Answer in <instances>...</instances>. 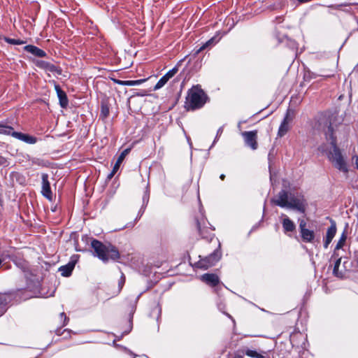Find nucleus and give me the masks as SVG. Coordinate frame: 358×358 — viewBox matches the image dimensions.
Wrapping results in <instances>:
<instances>
[{"mask_svg": "<svg viewBox=\"0 0 358 358\" xmlns=\"http://www.w3.org/2000/svg\"><path fill=\"white\" fill-rule=\"evenodd\" d=\"M271 201L279 207L293 209L301 213H305L307 206L306 200L302 194H295L285 189L280 190Z\"/></svg>", "mask_w": 358, "mask_h": 358, "instance_id": "f257e3e1", "label": "nucleus"}, {"mask_svg": "<svg viewBox=\"0 0 358 358\" xmlns=\"http://www.w3.org/2000/svg\"><path fill=\"white\" fill-rule=\"evenodd\" d=\"M325 136L327 141H330L333 150L330 151L328 157L333 163L334 166L340 171L343 173L348 172V167L345 160L344 159L340 149L336 145V138L334 136V129L331 124L327 127L325 131Z\"/></svg>", "mask_w": 358, "mask_h": 358, "instance_id": "f03ea898", "label": "nucleus"}, {"mask_svg": "<svg viewBox=\"0 0 358 358\" xmlns=\"http://www.w3.org/2000/svg\"><path fill=\"white\" fill-rule=\"evenodd\" d=\"M208 101V96L199 85L188 90L185 103L187 110H195L201 108Z\"/></svg>", "mask_w": 358, "mask_h": 358, "instance_id": "7ed1b4c3", "label": "nucleus"}, {"mask_svg": "<svg viewBox=\"0 0 358 358\" xmlns=\"http://www.w3.org/2000/svg\"><path fill=\"white\" fill-rule=\"evenodd\" d=\"M91 247L94 251V256L97 257L105 263L108 261L109 258L115 261L120 257V252L117 248L110 243L103 244L96 239H92Z\"/></svg>", "mask_w": 358, "mask_h": 358, "instance_id": "20e7f679", "label": "nucleus"}, {"mask_svg": "<svg viewBox=\"0 0 358 358\" xmlns=\"http://www.w3.org/2000/svg\"><path fill=\"white\" fill-rule=\"evenodd\" d=\"M221 257L222 253L220 250L216 249L208 257L196 262V266L202 269H208L209 267L215 265V264L221 259Z\"/></svg>", "mask_w": 358, "mask_h": 358, "instance_id": "39448f33", "label": "nucleus"}, {"mask_svg": "<svg viewBox=\"0 0 358 358\" xmlns=\"http://www.w3.org/2000/svg\"><path fill=\"white\" fill-rule=\"evenodd\" d=\"M182 62V60L178 62V64L171 70H169L164 76H163L156 83V85L154 87L155 90H157L161 89L162 87H164L166 83L173 78L178 71L179 66L180 65V63Z\"/></svg>", "mask_w": 358, "mask_h": 358, "instance_id": "423d86ee", "label": "nucleus"}, {"mask_svg": "<svg viewBox=\"0 0 358 358\" xmlns=\"http://www.w3.org/2000/svg\"><path fill=\"white\" fill-rule=\"evenodd\" d=\"M307 223L304 220H299V231L303 241L311 243L315 238V233L313 230L306 228Z\"/></svg>", "mask_w": 358, "mask_h": 358, "instance_id": "0eeeda50", "label": "nucleus"}, {"mask_svg": "<svg viewBox=\"0 0 358 358\" xmlns=\"http://www.w3.org/2000/svg\"><path fill=\"white\" fill-rule=\"evenodd\" d=\"M242 136L244 138L245 143L247 146L250 147L252 150H255L257 149V131H243Z\"/></svg>", "mask_w": 358, "mask_h": 358, "instance_id": "6e6552de", "label": "nucleus"}, {"mask_svg": "<svg viewBox=\"0 0 358 358\" xmlns=\"http://www.w3.org/2000/svg\"><path fill=\"white\" fill-rule=\"evenodd\" d=\"M42 186H41V194L48 201L52 200V192L50 187V183L49 182V176L48 173H43L41 174Z\"/></svg>", "mask_w": 358, "mask_h": 358, "instance_id": "1a4fd4ad", "label": "nucleus"}, {"mask_svg": "<svg viewBox=\"0 0 358 358\" xmlns=\"http://www.w3.org/2000/svg\"><path fill=\"white\" fill-rule=\"evenodd\" d=\"M292 116L290 115V113L289 110L287 111L278 131V137H282L284 136L287 131L289 130L290 128V124L292 122Z\"/></svg>", "mask_w": 358, "mask_h": 358, "instance_id": "9d476101", "label": "nucleus"}, {"mask_svg": "<svg viewBox=\"0 0 358 358\" xmlns=\"http://www.w3.org/2000/svg\"><path fill=\"white\" fill-rule=\"evenodd\" d=\"M78 262V256L73 255L71 257V260L66 265L62 266L59 268V271L61 272V275L64 277H69L71 275L72 271L75 267L76 264Z\"/></svg>", "mask_w": 358, "mask_h": 358, "instance_id": "9b49d317", "label": "nucleus"}, {"mask_svg": "<svg viewBox=\"0 0 358 358\" xmlns=\"http://www.w3.org/2000/svg\"><path fill=\"white\" fill-rule=\"evenodd\" d=\"M36 65L37 67L43 69L46 71L57 73V75L62 74V69L59 67H57L55 64L50 63L43 60H38L36 62Z\"/></svg>", "mask_w": 358, "mask_h": 358, "instance_id": "f8f14e48", "label": "nucleus"}, {"mask_svg": "<svg viewBox=\"0 0 358 358\" xmlns=\"http://www.w3.org/2000/svg\"><path fill=\"white\" fill-rule=\"evenodd\" d=\"M336 234V225L334 220H331V226L327 229L326 237L324 240L323 246L325 249L328 248Z\"/></svg>", "mask_w": 358, "mask_h": 358, "instance_id": "ddd939ff", "label": "nucleus"}, {"mask_svg": "<svg viewBox=\"0 0 358 358\" xmlns=\"http://www.w3.org/2000/svg\"><path fill=\"white\" fill-rule=\"evenodd\" d=\"M201 280L213 287L220 283V279L215 273H205L201 276Z\"/></svg>", "mask_w": 358, "mask_h": 358, "instance_id": "4468645a", "label": "nucleus"}, {"mask_svg": "<svg viewBox=\"0 0 358 358\" xmlns=\"http://www.w3.org/2000/svg\"><path fill=\"white\" fill-rule=\"evenodd\" d=\"M282 225L283 231L285 234L288 232H293L296 229V225L292 220H291L287 215L282 214Z\"/></svg>", "mask_w": 358, "mask_h": 358, "instance_id": "2eb2a0df", "label": "nucleus"}, {"mask_svg": "<svg viewBox=\"0 0 358 358\" xmlns=\"http://www.w3.org/2000/svg\"><path fill=\"white\" fill-rule=\"evenodd\" d=\"M55 89L57 92L61 107L63 108H66L69 104V100L66 92L64 90H62L60 86L58 85L55 86Z\"/></svg>", "mask_w": 358, "mask_h": 358, "instance_id": "dca6fc26", "label": "nucleus"}, {"mask_svg": "<svg viewBox=\"0 0 358 358\" xmlns=\"http://www.w3.org/2000/svg\"><path fill=\"white\" fill-rule=\"evenodd\" d=\"M149 198H150L149 192L148 190H146L143 196V199H142L143 204L138 213L137 217H136L135 221L133 223H131L129 227H134L135 224V222L141 217V216L144 213L145 208L149 202Z\"/></svg>", "mask_w": 358, "mask_h": 358, "instance_id": "f3484780", "label": "nucleus"}, {"mask_svg": "<svg viewBox=\"0 0 358 358\" xmlns=\"http://www.w3.org/2000/svg\"><path fill=\"white\" fill-rule=\"evenodd\" d=\"M14 135H15V138L20 140L23 142L28 143V144H35L38 141L36 137L27 134H23L22 132L17 131V133H15Z\"/></svg>", "mask_w": 358, "mask_h": 358, "instance_id": "a211bd4d", "label": "nucleus"}, {"mask_svg": "<svg viewBox=\"0 0 358 358\" xmlns=\"http://www.w3.org/2000/svg\"><path fill=\"white\" fill-rule=\"evenodd\" d=\"M24 50L27 52H29L33 55L38 57H45L47 55L44 50L33 45H25L24 47Z\"/></svg>", "mask_w": 358, "mask_h": 358, "instance_id": "6ab92c4d", "label": "nucleus"}, {"mask_svg": "<svg viewBox=\"0 0 358 358\" xmlns=\"http://www.w3.org/2000/svg\"><path fill=\"white\" fill-rule=\"evenodd\" d=\"M242 352L251 358H266V355H267V352L265 351L259 352L255 350H251L248 348L243 349Z\"/></svg>", "mask_w": 358, "mask_h": 358, "instance_id": "aec40b11", "label": "nucleus"}, {"mask_svg": "<svg viewBox=\"0 0 358 358\" xmlns=\"http://www.w3.org/2000/svg\"><path fill=\"white\" fill-rule=\"evenodd\" d=\"M15 133L17 131H14L13 127L8 125L5 122H0V134L11 136L15 138Z\"/></svg>", "mask_w": 358, "mask_h": 358, "instance_id": "412c9836", "label": "nucleus"}, {"mask_svg": "<svg viewBox=\"0 0 358 358\" xmlns=\"http://www.w3.org/2000/svg\"><path fill=\"white\" fill-rule=\"evenodd\" d=\"M15 264L24 273V277L26 278H28L29 275L30 274L29 266L28 262L24 260L20 259L15 262Z\"/></svg>", "mask_w": 358, "mask_h": 358, "instance_id": "4be33fe9", "label": "nucleus"}, {"mask_svg": "<svg viewBox=\"0 0 358 358\" xmlns=\"http://www.w3.org/2000/svg\"><path fill=\"white\" fill-rule=\"evenodd\" d=\"M10 302V296L6 294L0 293V316L6 310V306Z\"/></svg>", "mask_w": 358, "mask_h": 358, "instance_id": "5701e85b", "label": "nucleus"}, {"mask_svg": "<svg viewBox=\"0 0 358 358\" xmlns=\"http://www.w3.org/2000/svg\"><path fill=\"white\" fill-rule=\"evenodd\" d=\"M144 79L141 80H121L117 79H114L113 81L115 83L118 84L120 85L123 86H136L141 85L143 82H144Z\"/></svg>", "mask_w": 358, "mask_h": 358, "instance_id": "b1692460", "label": "nucleus"}, {"mask_svg": "<svg viewBox=\"0 0 358 358\" xmlns=\"http://www.w3.org/2000/svg\"><path fill=\"white\" fill-rule=\"evenodd\" d=\"M280 43H285L289 48L291 50H297L298 44L297 43L291 38H289L287 36H284L282 39H280Z\"/></svg>", "mask_w": 358, "mask_h": 358, "instance_id": "393cba45", "label": "nucleus"}, {"mask_svg": "<svg viewBox=\"0 0 358 358\" xmlns=\"http://www.w3.org/2000/svg\"><path fill=\"white\" fill-rule=\"evenodd\" d=\"M219 41V38L217 36H213L209 40H208L205 43L202 45L201 47L196 51V53L201 52L202 50L210 48L215 45Z\"/></svg>", "mask_w": 358, "mask_h": 358, "instance_id": "a878e982", "label": "nucleus"}, {"mask_svg": "<svg viewBox=\"0 0 358 358\" xmlns=\"http://www.w3.org/2000/svg\"><path fill=\"white\" fill-rule=\"evenodd\" d=\"M341 262V258H338L336 261L334 266V268H333L334 275H335L336 277H337L338 278H343L345 276L344 272L343 271L339 270Z\"/></svg>", "mask_w": 358, "mask_h": 358, "instance_id": "bb28decb", "label": "nucleus"}, {"mask_svg": "<svg viewBox=\"0 0 358 358\" xmlns=\"http://www.w3.org/2000/svg\"><path fill=\"white\" fill-rule=\"evenodd\" d=\"M129 149H125L123 150L121 154L119 155L115 165H114V171H117L120 164L122 162L123 159H124L125 156L129 153Z\"/></svg>", "mask_w": 358, "mask_h": 358, "instance_id": "cd10ccee", "label": "nucleus"}, {"mask_svg": "<svg viewBox=\"0 0 358 358\" xmlns=\"http://www.w3.org/2000/svg\"><path fill=\"white\" fill-rule=\"evenodd\" d=\"M346 239H347V234H346L345 231H344L342 233L338 241L337 242V243L336 245L335 250H338L342 248L345 243Z\"/></svg>", "mask_w": 358, "mask_h": 358, "instance_id": "c85d7f7f", "label": "nucleus"}, {"mask_svg": "<svg viewBox=\"0 0 358 358\" xmlns=\"http://www.w3.org/2000/svg\"><path fill=\"white\" fill-rule=\"evenodd\" d=\"M3 40L11 45H22L25 43L24 41L20 40V39H15V38H10L9 37L5 36L3 38Z\"/></svg>", "mask_w": 358, "mask_h": 358, "instance_id": "c756f323", "label": "nucleus"}, {"mask_svg": "<svg viewBox=\"0 0 358 358\" xmlns=\"http://www.w3.org/2000/svg\"><path fill=\"white\" fill-rule=\"evenodd\" d=\"M319 75L314 73V72H312L310 71V70H308L305 72L304 73V79L305 80H311V79H314V78H316L317 77H318Z\"/></svg>", "mask_w": 358, "mask_h": 358, "instance_id": "7c9ffc66", "label": "nucleus"}, {"mask_svg": "<svg viewBox=\"0 0 358 358\" xmlns=\"http://www.w3.org/2000/svg\"><path fill=\"white\" fill-rule=\"evenodd\" d=\"M223 129H224V126H222L220 127L217 131V134H216V136H215V138L213 142V144L211 145L210 146V148L214 146V145L215 144V143L218 141L219 138L220 137V136L222 135V132H223Z\"/></svg>", "mask_w": 358, "mask_h": 358, "instance_id": "2f4dec72", "label": "nucleus"}, {"mask_svg": "<svg viewBox=\"0 0 358 358\" xmlns=\"http://www.w3.org/2000/svg\"><path fill=\"white\" fill-rule=\"evenodd\" d=\"M217 308L221 312H222L224 314H225L227 317L232 319V317L229 314L224 312L225 304L224 303H222L221 301L217 303Z\"/></svg>", "mask_w": 358, "mask_h": 358, "instance_id": "473e14b6", "label": "nucleus"}, {"mask_svg": "<svg viewBox=\"0 0 358 358\" xmlns=\"http://www.w3.org/2000/svg\"><path fill=\"white\" fill-rule=\"evenodd\" d=\"M124 282H125V276L122 273L120 279L119 280V282H118L119 292H120V290L122 289V287H123V286L124 285Z\"/></svg>", "mask_w": 358, "mask_h": 358, "instance_id": "72a5a7b5", "label": "nucleus"}, {"mask_svg": "<svg viewBox=\"0 0 358 358\" xmlns=\"http://www.w3.org/2000/svg\"><path fill=\"white\" fill-rule=\"evenodd\" d=\"M196 227H197V229H198V231L199 233V234L201 236H202V237H205L204 235H203V231L201 229V222L196 219Z\"/></svg>", "mask_w": 358, "mask_h": 358, "instance_id": "f704fd0d", "label": "nucleus"}, {"mask_svg": "<svg viewBox=\"0 0 358 358\" xmlns=\"http://www.w3.org/2000/svg\"><path fill=\"white\" fill-rule=\"evenodd\" d=\"M131 329H132V317H131V318L129 319V329L127 331H125L124 332V334H127L128 333H129L131 331Z\"/></svg>", "mask_w": 358, "mask_h": 358, "instance_id": "c9c22d12", "label": "nucleus"}, {"mask_svg": "<svg viewBox=\"0 0 358 358\" xmlns=\"http://www.w3.org/2000/svg\"><path fill=\"white\" fill-rule=\"evenodd\" d=\"M7 163V160L5 157L0 156V165L4 166Z\"/></svg>", "mask_w": 358, "mask_h": 358, "instance_id": "e433bc0d", "label": "nucleus"}, {"mask_svg": "<svg viewBox=\"0 0 358 358\" xmlns=\"http://www.w3.org/2000/svg\"><path fill=\"white\" fill-rule=\"evenodd\" d=\"M101 113L103 114V115L106 117L108 115V108H102V110H101Z\"/></svg>", "mask_w": 358, "mask_h": 358, "instance_id": "4c0bfd02", "label": "nucleus"}, {"mask_svg": "<svg viewBox=\"0 0 358 358\" xmlns=\"http://www.w3.org/2000/svg\"><path fill=\"white\" fill-rule=\"evenodd\" d=\"M117 172V171H114V167L113 168V170L111 173L108 176V178L110 179L113 177L114 174Z\"/></svg>", "mask_w": 358, "mask_h": 358, "instance_id": "58836bf2", "label": "nucleus"}, {"mask_svg": "<svg viewBox=\"0 0 358 358\" xmlns=\"http://www.w3.org/2000/svg\"><path fill=\"white\" fill-rule=\"evenodd\" d=\"M300 3H307V2H310L312 0H297Z\"/></svg>", "mask_w": 358, "mask_h": 358, "instance_id": "ea45409f", "label": "nucleus"}, {"mask_svg": "<svg viewBox=\"0 0 358 358\" xmlns=\"http://www.w3.org/2000/svg\"><path fill=\"white\" fill-rule=\"evenodd\" d=\"M60 316H61V317H64V320H65V321H66V320H69V319L67 318V317L66 316V315H65V313H62L60 314Z\"/></svg>", "mask_w": 358, "mask_h": 358, "instance_id": "a19ab883", "label": "nucleus"}, {"mask_svg": "<svg viewBox=\"0 0 358 358\" xmlns=\"http://www.w3.org/2000/svg\"><path fill=\"white\" fill-rule=\"evenodd\" d=\"M38 161H39V159H34L32 160V162H33L34 164H38V165H39V164H40V163L38 162Z\"/></svg>", "mask_w": 358, "mask_h": 358, "instance_id": "79ce46f5", "label": "nucleus"}, {"mask_svg": "<svg viewBox=\"0 0 358 358\" xmlns=\"http://www.w3.org/2000/svg\"><path fill=\"white\" fill-rule=\"evenodd\" d=\"M220 178L221 180H224V178H225V175H224V174H221V175L220 176Z\"/></svg>", "mask_w": 358, "mask_h": 358, "instance_id": "37998d69", "label": "nucleus"}, {"mask_svg": "<svg viewBox=\"0 0 358 358\" xmlns=\"http://www.w3.org/2000/svg\"><path fill=\"white\" fill-rule=\"evenodd\" d=\"M318 150H319L320 151H321V152H324V148H323L322 146H320V147L318 148Z\"/></svg>", "mask_w": 358, "mask_h": 358, "instance_id": "c03bdc74", "label": "nucleus"}, {"mask_svg": "<svg viewBox=\"0 0 358 358\" xmlns=\"http://www.w3.org/2000/svg\"><path fill=\"white\" fill-rule=\"evenodd\" d=\"M268 8H269L270 10H274V9L275 8V5H271V6H270L268 7Z\"/></svg>", "mask_w": 358, "mask_h": 358, "instance_id": "a18cd8bd", "label": "nucleus"}, {"mask_svg": "<svg viewBox=\"0 0 358 358\" xmlns=\"http://www.w3.org/2000/svg\"><path fill=\"white\" fill-rule=\"evenodd\" d=\"M355 162H356V165H357V169H358V157H357Z\"/></svg>", "mask_w": 358, "mask_h": 358, "instance_id": "49530a36", "label": "nucleus"}, {"mask_svg": "<svg viewBox=\"0 0 358 358\" xmlns=\"http://www.w3.org/2000/svg\"><path fill=\"white\" fill-rule=\"evenodd\" d=\"M340 6H341V5H337V6H336L335 7H336V8H339Z\"/></svg>", "mask_w": 358, "mask_h": 358, "instance_id": "de8ad7c7", "label": "nucleus"}, {"mask_svg": "<svg viewBox=\"0 0 358 358\" xmlns=\"http://www.w3.org/2000/svg\"><path fill=\"white\" fill-rule=\"evenodd\" d=\"M200 212H201V216L203 217V213L201 212V209H200Z\"/></svg>", "mask_w": 358, "mask_h": 358, "instance_id": "09e8293b", "label": "nucleus"}, {"mask_svg": "<svg viewBox=\"0 0 358 358\" xmlns=\"http://www.w3.org/2000/svg\"><path fill=\"white\" fill-rule=\"evenodd\" d=\"M271 153L268 154V160H270Z\"/></svg>", "mask_w": 358, "mask_h": 358, "instance_id": "8fccbe9b", "label": "nucleus"}, {"mask_svg": "<svg viewBox=\"0 0 358 358\" xmlns=\"http://www.w3.org/2000/svg\"><path fill=\"white\" fill-rule=\"evenodd\" d=\"M131 315H134V313H131ZM133 317V315H131L130 317Z\"/></svg>", "mask_w": 358, "mask_h": 358, "instance_id": "3c124183", "label": "nucleus"}, {"mask_svg": "<svg viewBox=\"0 0 358 358\" xmlns=\"http://www.w3.org/2000/svg\"><path fill=\"white\" fill-rule=\"evenodd\" d=\"M241 358H243V357H241Z\"/></svg>", "mask_w": 358, "mask_h": 358, "instance_id": "603ef678", "label": "nucleus"}]
</instances>
